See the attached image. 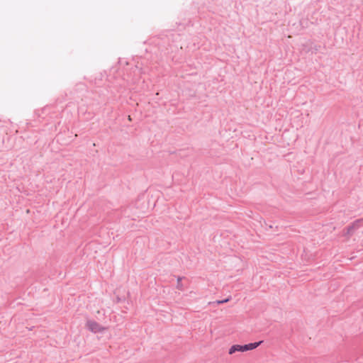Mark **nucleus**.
<instances>
[{
  "mask_svg": "<svg viewBox=\"0 0 363 363\" xmlns=\"http://www.w3.org/2000/svg\"><path fill=\"white\" fill-rule=\"evenodd\" d=\"M86 328L92 333H97L104 330V328L95 320H89L86 323Z\"/></svg>",
  "mask_w": 363,
  "mask_h": 363,
  "instance_id": "nucleus-2",
  "label": "nucleus"
},
{
  "mask_svg": "<svg viewBox=\"0 0 363 363\" xmlns=\"http://www.w3.org/2000/svg\"><path fill=\"white\" fill-rule=\"evenodd\" d=\"M263 341H259V342H250L248 344H245L243 345H234L231 346V347L229 349L228 353L230 354H232L235 353V352H246L249 350H252L257 347H259Z\"/></svg>",
  "mask_w": 363,
  "mask_h": 363,
  "instance_id": "nucleus-1",
  "label": "nucleus"
},
{
  "mask_svg": "<svg viewBox=\"0 0 363 363\" xmlns=\"http://www.w3.org/2000/svg\"><path fill=\"white\" fill-rule=\"evenodd\" d=\"M229 300H230V298H227L223 299V300L217 301L216 302H217L218 304H221V303H224L228 302Z\"/></svg>",
  "mask_w": 363,
  "mask_h": 363,
  "instance_id": "nucleus-6",
  "label": "nucleus"
},
{
  "mask_svg": "<svg viewBox=\"0 0 363 363\" xmlns=\"http://www.w3.org/2000/svg\"><path fill=\"white\" fill-rule=\"evenodd\" d=\"M182 279V277H179L177 278V288L178 289H179V290H183V286H182V283H181Z\"/></svg>",
  "mask_w": 363,
  "mask_h": 363,
  "instance_id": "nucleus-5",
  "label": "nucleus"
},
{
  "mask_svg": "<svg viewBox=\"0 0 363 363\" xmlns=\"http://www.w3.org/2000/svg\"><path fill=\"white\" fill-rule=\"evenodd\" d=\"M303 46L306 47V48H303L306 52H311L312 53H317L320 49V45L314 44L310 40L307 42L306 45H303Z\"/></svg>",
  "mask_w": 363,
  "mask_h": 363,
  "instance_id": "nucleus-4",
  "label": "nucleus"
},
{
  "mask_svg": "<svg viewBox=\"0 0 363 363\" xmlns=\"http://www.w3.org/2000/svg\"><path fill=\"white\" fill-rule=\"evenodd\" d=\"M363 219H357L354 220L351 225H348L346 228V233H345L346 235H352L354 233V231L358 229L360 226V223Z\"/></svg>",
  "mask_w": 363,
  "mask_h": 363,
  "instance_id": "nucleus-3",
  "label": "nucleus"
}]
</instances>
